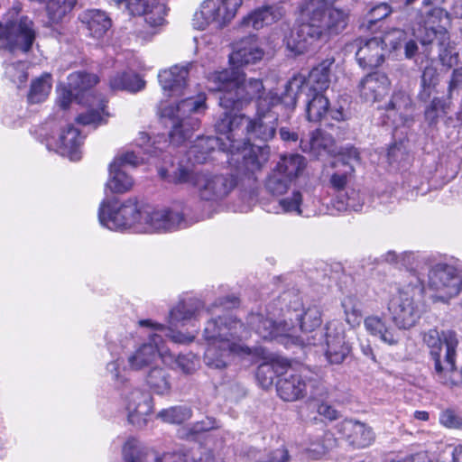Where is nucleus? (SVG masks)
Instances as JSON below:
<instances>
[{
    "instance_id": "f257e3e1",
    "label": "nucleus",
    "mask_w": 462,
    "mask_h": 462,
    "mask_svg": "<svg viewBox=\"0 0 462 462\" xmlns=\"http://www.w3.org/2000/svg\"><path fill=\"white\" fill-rule=\"evenodd\" d=\"M97 215L100 225L113 231L165 233L189 226L184 209H155L140 204L136 199H106L100 203Z\"/></svg>"
},
{
    "instance_id": "f03ea898",
    "label": "nucleus",
    "mask_w": 462,
    "mask_h": 462,
    "mask_svg": "<svg viewBox=\"0 0 462 462\" xmlns=\"http://www.w3.org/2000/svg\"><path fill=\"white\" fill-rule=\"evenodd\" d=\"M211 309H205L204 304L199 300L180 301L171 311L168 319L170 327L152 321V319H141L140 327L150 328L154 333L150 337V342L143 343L127 356V363L131 370H143L152 365L162 356V335L174 343L188 344L195 339V335L184 334L174 331L173 327L184 326L189 321L196 320L201 317L208 316Z\"/></svg>"
},
{
    "instance_id": "7ed1b4c3",
    "label": "nucleus",
    "mask_w": 462,
    "mask_h": 462,
    "mask_svg": "<svg viewBox=\"0 0 462 462\" xmlns=\"http://www.w3.org/2000/svg\"><path fill=\"white\" fill-rule=\"evenodd\" d=\"M244 324L231 316H219L209 319L203 330L207 341L204 363L211 369L226 368L235 356H248L251 349L243 341L249 337Z\"/></svg>"
},
{
    "instance_id": "20e7f679",
    "label": "nucleus",
    "mask_w": 462,
    "mask_h": 462,
    "mask_svg": "<svg viewBox=\"0 0 462 462\" xmlns=\"http://www.w3.org/2000/svg\"><path fill=\"white\" fill-rule=\"evenodd\" d=\"M208 89L220 92L219 106L224 109L242 110L253 100L281 97L276 93H265L263 83L259 79H246L244 73L234 69L215 71L208 76Z\"/></svg>"
},
{
    "instance_id": "39448f33",
    "label": "nucleus",
    "mask_w": 462,
    "mask_h": 462,
    "mask_svg": "<svg viewBox=\"0 0 462 462\" xmlns=\"http://www.w3.org/2000/svg\"><path fill=\"white\" fill-rule=\"evenodd\" d=\"M423 342L430 348L434 360L436 380L450 387L462 383V369L457 372L455 368L456 349L458 346L456 332L431 328L424 333Z\"/></svg>"
},
{
    "instance_id": "423d86ee",
    "label": "nucleus",
    "mask_w": 462,
    "mask_h": 462,
    "mask_svg": "<svg viewBox=\"0 0 462 462\" xmlns=\"http://www.w3.org/2000/svg\"><path fill=\"white\" fill-rule=\"evenodd\" d=\"M409 282L402 284L397 295L393 297L389 310L393 321L401 329H409L416 325L422 312L424 286L415 273H409Z\"/></svg>"
},
{
    "instance_id": "0eeeda50",
    "label": "nucleus",
    "mask_w": 462,
    "mask_h": 462,
    "mask_svg": "<svg viewBox=\"0 0 462 462\" xmlns=\"http://www.w3.org/2000/svg\"><path fill=\"white\" fill-rule=\"evenodd\" d=\"M206 109L204 95L185 98L176 105L162 106V116L172 121V130L170 133L171 142L175 145H180L190 138L192 133L199 126V120L194 115L204 113Z\"/></svg>"
},
{
    "instance_id": "6e6552de",
    "label": "nucleus",
    "mask_w": 462,
    "mask_h": 462,
    "mask_svg": "<svg viewBox=\"0 0 462 462\" xmlns=\"http://www.w3.org/2000/svg\"><path fill=\"white\" fill-rule=\"evenodd\" d=\"M300 10L303 19L319 39L340 33L348 23V14L328 0H307Z\"/></svg>"
},
{
    "instance_id": "1a4fd4ad",
    "label": "nucleus",
    "mask_w": 462,
    "mask_h": 462,
    "mask_svg": "<svg viewBox=\"0 0 462 462\" xmlns=\"http://www.w3.org/2000/svg\"><path fill=\"white\" fill-rule=\"evenodd\" d=\"M282 97L260 98L256 102L255 115L248 117L245 125V137L248 142L259 140L266 143L276 134L279 114L277 109L282 106Z\"/></svg>"
},
{
    "instance_id": "9d476101",
    "label": "nucleus",
    "mask_w": 462,
    "mask_h": 462,
    "mask_svg": "<svg viewBox=\"0 0 462 462\" xmlns=\"http://www.w3.org/2000/svg\"><path fill=\"white\" fill-rule=\"evenodd\" d=\"M334 58H327L318 66L312 69L308 79L301 74L293 76L285 86V97L289 99L292 108L296 105V95L298 92H320L323 93L328 88L330 81V69L334 64Z\"/></svg>"
},
{
    "instance_id": "9b49d317",
    "label": "nucleus",
    "mask_w": 462,
    "mask_h": 462,
    "mask_svg": "<svg viewBox=\"0 0 462 462\" xmlns=\"http://www.w3.org/2000/svg\"><path fill=\"white\" fill-rule=\"evenodd\" d=\"M35 37L33 23L28 17L9 21L5 25L0 23V51L3 52H27Z\"/></svg>"
},
{
    "instance_id": "f8f14e48",
    "label": "nucleus",
    "mask_w": 462,
    "mask_h": 462,
    "mask_svg": "<svg viewBox=\"0 0 462 462\" xmlns=\"http://www.w3.org/2000/svg\"><path fill=\"white\" fill-rule=\"evenodd\" d=\"M448 19V14L441 8H433L429 13V17L424 27V35L420 36V43L423 45L436 42L439 46V56L441 63L451 68L457 61V53L449 42L448 31L443 26L435 27L433 24Z\"/></svg>"
},
{
    "instance_id": "ddd939ff",
    "label": "nucleus",
    "mask_w": 462,
    "mask_h": 462,
    "mask_svg": "<svg viewBox=\"0 0 462 462\" xmlns=\"http://www.w3.org/2000/svg\"><path fill=\"white\" fill-rule=\"evenodd\" d=\"M244 0H205L200 10L194 14V25L204 30L210 24L221 28L236 16Z\"/></svg>"
},
{
    "instance_id": "4468645a",
    "label": "nucleus",
    "mask_w": 462,
    "mask_h": 462,
    "mask_svg": "<svg viewBox=\"0 0 462 462\" xmlns=\"http://www.w3.org/2000/svg\"><path fill=\"white\" fill-rule=\"evenodd\" d=\"M429 288L438 300L447 302L458 295L462 290V280L456 268L451 265L438 263L429 272Z\"/></svg>"
},
{
    "instance_id": "2eb2a0df",
    "label": "nucleus",
    "mask_w": 462,
    "mask_h": 462,
    "mask_svg": "<svg viewBox=\"0 0 462 462\" xmlns=\"http://www.w3.org/2000/svg\"><path fill=\"white\" fill-rule=\"evenodd\" d=\"M118 8L125 10L131 15H143L147 26L152 31L151 36L158 32L157 28L165 23L167 10L159 0H113Z\"/></svg>"
},
{
    "instance_id": "dca6fc26",
    "label": "nucleus",
    "mask_w": 462,
    "mask_h": 462,
    "mask_svg": "<svg viewBox=\"0 0 462 462\" xmlns=\"http://www.w3.org/2000/svg\"><path fill=\"white\" fill-rule=\"evenodd\" d=\"M236 185V179L232 175L201 171L195 178V188L199 196L208 201L225 199Z\"/></svg>"
},
{
    "instance_id": "f3484780",
    "label": "nucleus",
    "mask_w": 462,
    "mask_h": 462,
    "mask_svg": "<svg viewBox=\"0 0 462 462\" xmlns=\"http://www.w3.org/2000/svg\"><path fill=\"white\" fill-rule=\"evenodd\" d=\"M324 344L325 356L332 365L342 364L352 350L343 324L337 320L327 324Z\"/></svg>"
},
{
    "instance_id": "a211bd4d",
    "label": "nucleus",
    "mask_w": 462,
    "mask_h": 462,
    "mask_svg": "<svg viewBox=\"0 0 462 462\" xmlns=\"http://www.w3.org/2000/svg\"><path fill=\"white\" fill-rule=\"evenodd\" d=\"M359 162V152L354 147L346 148V152L333 161L331 165L335 171L330 175L329 186L335 195H340L350 189L348 185L355 178V167Z\"/></svg>"
},
{
    "instance_id": "6ab92c4d",
    "label": "nucleus",
    "mask_w": 462,
    "mask_h": 462,
    "mask_svg": "<svg viewBox=\"0 0 462 462\" xmlns=\"http://www.w3.org/2000/svg\"><path fill=\"white\" fill-rule=\"evenodd\" d=\"M240 110L225 109L221 117L216 123V129L218 134L229 142V151L239 152L241 144L245 143V125L248 116L238 114Z\"/></svg>"
},
{
    "instance_id": "aec40b11",
    "label": "nucleus",
    "mask_w": 462,
    "mask_h": 462,
    "mask_svg": "<svg viewBox=\"0 0 462 462\" xmlns=\"http://www.w3.org/2000/svg\"><path fill=\"white\" fill-rule=\"evenodd\" d=\"M247 324L263 339L288 338L295 344H305L304 338L293 336L294 328L286 321L276 322L262 314L252 313L247 318Z\"/></svg>"
},
{
    "instance_id": "412c9836",
    "label": "nucleus",
    "mask_w": 462,
    "mask_h": 462,
    "mask_svg": "<svg viewBox=\"0 0 462 462\" xmlns=\"http://www.w3.org/2000/svg\"><path fill=\"white\" fill-rule=\"evenodd\" d=\"M192 451L180 450L159 457L156 452L142 448L141 443L134 438L128 439L123 447L125 462H190Z\"/></svg>"
},
{
    "instance_id": "4be33fe9",
    "label": "nucleus",
    "mask_w": 462,
    "mask_h": 462,
    "mask_svg": "<svg viewBox=\"0 0 462 462\" xmlns=\"http://www.w3.org/2000/svg\"><path fill=\"white\" fill-rule=\"evenodd\" d=\"M128 421L137 428H143L152 412V395L143 390L134 388L124 397Z\"/></svg>"
},
{
    "instance_id": "5701e85b",
    "label": "nucleus",
    "mask_w": 462,
    "mask_h": 462,
    "mask_svg": "<svg viewBox=\"0 0 462 462\" xmlns=\"http://www.w3.org/2000/svg\"><path fill=\"white\" fill-rule=\"evenodd\" d=\"M82 140L79 131L73 125H68L67 127L61 128L57 137L51 136L48 140L47 146L61 156L76 162L81 158Z\"/></svg>"
},
{
    "instance_id": "b1692460",
    "label": "nucleus",
    "mask_w": 462,
    "mask_h": 462,
    "mask_svg": "<svg viewBox=\"0 0 462 462\" xmlns=\"http://www.w3.org/2000/svg\"><path fill=\"white\" fill-rule=\"evenodd\" d=\"M358 49L356 53L358 64L364 69H373L380 66L384 59L385 42L380 38L359 39L356 42Z\"/></svg>"
},
{
    "instance_id": "393cba45",
    "label": "nucleus",
    "mask_w": 462,
    "mask_h": 462,
    "mask_svg": "<svg viewBox=\"0 0 462 462\" xmlns=\"http://www.w3.org/2000/svg\"><path fill=\"white\" fill-rule=\"evenodd\" d=\"M319 201L310 195L303 196L300 191H293L289 197L279 200V207L283 213H292L305 217L316 216L319 212Z\"/></svg>"
},
{
    "instance_id": "a878e982",
    "label": "nucleus",
    "mask_w": 462,
    "mask_h": 462,
    "mask_svg": "<svg viewBox=\"0 0 462 462\" xmlns=\"http://www.w3.org/2000/svg\"><path fill=\"white\" fill-rule=\"evenodd\" d=\"M264 55L258 39L254 36L241 40L236 43L233 52L229 56L230 62L236 66L255 64Z\"/></svg>"
},
{
    "instance_id": "bb28decb",
    "label": "nucleus",
    "mask_w": 462,
    "mask_h": 462,
    "mask_svg": "<svg viewBox=\"0 0 462 462\" xmlns=\"http://www.w3.org/2000/svg\"><path fill=\"white\" fill-rule=\"evenodd\" d=\"M233 155L242 156L241 165L239 169L247 172L254 173L260 171L262 167L268 162L270 155V148L267 145L259 146L252 145L250 142H245L241 144L240 151L231 152Z\"/></svg>"
},
{
    "instance_id": "cd10ccee",
    "label": "nucleus",
    "mask_w": 462,
    "mask_h": 462,
    "mask_svg": "<svg viewBox=\"0 0 462 462\" xmlns=\"http://www.w3.org/2000/svg\"><path fill=\"white\" fill-rule=\"evenodd\" d=\"M337 429L350 444L359 448L368 447L374 440L372 429L356 420H345L337 425Z\"/></svg>"
},
{
    "instance_id": "c85d7f7f",
    "label": "nucleus",
    "mask_w": 462,
    "mask_h": 462,
    "mask_svg": "<svg viewBox=\"0 0 462 462\" xmlns=\"http://www.w3.org/2000/svg\"><path fill=\"white\" fill-rule=\"evenodd\" d=\"M189 67V64L184 66L174 65L168 69L160 71L158 75L159 82L169 96L181 94L187 83Z\"/></svg>"
},
{
    "instance_id": "c756f323",
    "label": "nucleus",
    "mask_w": 462,
    "mask_h": 462,
    "mask_svg": "<svg viewBox=\"0 0 462 462\" xmlns=\"http://www.w3.org/2000/svg\"><path fill=\"white\" fill-rule=\"evenodd\" d=\"M307 390L306 381L301 374L286 371L277 382V393L286 402H294L302 398Z\"/></svg>"
},
{
    "instance_id": "7c9ffc66",
    "label": "nucleus",
    "mask_w": 462,
    "mask_h": 462,
    "mask_svg": "<svg viewBox=\"0 0 462 462\" xmlns=\"http://www.w3.org/2000/svg\"><path fill=\"white\" fill-rule=\"evenodd\" d=\"M282 17L281 10L274 6H263L257 8L239 22V27L245 31H258L270 25Z\"/></svg>"
},
{
    "instance_id": "2f4dec72",
    "label": "nucleus",
    "mask_w": 462,
    "mask_h": 462,
    "mask_svg": "<svg viewBox=\"0 0 462 462\" xmlns=\"http://www.w3.org/2000/svg\"><path fill=\"white\" fill-rule=\"evenodd\" d=\"M390 81L385 74H369L359 84L360 96L367 102H375L387 93Z\"/></svg>"
},
{
    "instance_id": "473e14b6",
    "label": "nucleus",
    "mask_w": 462,
    "mask_h": 462,
    "mask_svg": "<svg viewBox=\"0 0 462 462\" xmlns=\"http://www.w3.org/2000/svg\"><path fill=\"white\" fill-rule=\"evenodd\" d=\"M318 40L319 38L314 35L311 28L304 20V23L291 32L285 41L288 50L295 55H300L308 51Z\"/></svg>"
},
{
    "instance_id": "72a5a7b5",
    "label": "nucleus",
    "mask_w": 462,
    "mask_h": 462,
    "mask_svg": "<svg viewBox=\"0 0 462 462\" xmlns=\"http://www.w3.org/2000/svg\"><path fill=\"white\" fill-rule=\"evenodd\" d=\"M302 304L299 298H297L293 306L290 305V308L293 309L296 313V318L300 321V327L302 332H315V329L319 328L321 325V311L316 305L310 306L307 309L300 310Z\"/></svg>"
},
{
    "instance_id": "f704fd0d",
    "label": "nucleus",
    "mask_w": 462,
    "mask_h": 462,
    "mask_svg": "<svg viewBox=\"0 0 462 462\" xmlns=\"http://www.w3.org/2000/svg\"><path fill=\"white\" fill-rule=\"evenodd\" d=\"M411 107L410 96L402 90L395 91L387 106L388 117H393V123L399 126L401 124L406 123Z\"/></svg>"
},
{
    "instance_id": "c9c22d12",
    "label": "nucleus",
    "mask_w": 462,
    "mask_h": 462,
    "mask_svg": "<svg viewBox=\"0 0 462 462\" xmlns=\"http://www.w3.org/2000/svg\"><path fill=\"white\" fill-rule=\"evenodd\" d=\"M118 161H113L109 164V176L106 188L112 193H125L134 186L133 178L126 173L125 170L119 167Z\"/></svg>"
},
{
    "instance_id": "e433bc0d",
    "label": "nucleus",
    "mask_w": 462,
    "mask_h": 462,
    "mask_svg": "<svg viewBox=\"0 0 462 462\" xmlns=\"http://www.w3.org/2000/svg\"><path fill=\"white\" fill-rule=\"evenodd\" d=\"M306 116L310 122H320L329 111V101L323 93L307 91Z\"/></svg>"
},
{
    "instance_id": "4c0bfd02",
    "label": "nucleus",
    "mask_w": 462,
    "mask_h": 462,
    "mask_svg": "<svg viewBox=\"0 0 462 462\" xmlns=\"http://www.w3.org/2000/svg\"><path fill=\"white\" fill-rule=\"evenodd\" d=\"M365 204V194L355 189H348L340 195H335L332 200V206L337 211L343 212L346 210L361 211Z\"/></svg>"
},
{
    "instance_id": "58836bf2",
    "label": "nucleus",
    "mask_w": 462,
    "mask_h": 462,
    "mask_svg": "<svg viewBox=\"0 0 462 462\" xmlns=\"http://www.w3.org/2000/svg\"><path fill=\"white\" fill-rule=\"evenodd\" d=\"M88 105L90 109L77 117V122L84 125L97 126L103 124L105 117L108 116L105 111V101L96 97L88 95Z\"/></svg>"
},
{
    "instance_id": "ea45409f",
    "label": "nucleus",
    "mask_w": 462,
    "mask_h": 462,
    "mask_svg": "<svg viewBox=\"0 0 462 462\" xmlns=\"http://www.w3.org/2000/svg\"><path fill=\"white\" fill-rule=\"evenodd\" d=\"M112 90L136 92L143 88L144 81L132 70L116 72L109 79Z\"/></svg>"
},
{
    "instance_id": "a19ab883",
    "label": "nucleus",
    "mask_w": 462,
    "mask_h": 462,
    "mask_svg": "<svg viewBox=\"0 0 462 462\" xmlns=\"http://www.w3.org/2000/svg\"><path fill=\"white\" fill-rule=\"evenodd\" d=\"M223 141V137L216 138L211 136H199L194 143L189 147L188 156L194 162L203 163L208 156L214 151L219 142Z\"/></svg>"
},
{
    "instance_id": "79ce46f5",
    "label": "nucleus",
    "mask_w": 462,
    "mask_h": 462,
    "mask_svg": "<svg viewBox=\"0 0 462 462\" xmlns=\"http://www.w3.org/2000/svg\"><path fill=\"white\" fill-rule=\"evenodd\" d=\"M365 327L371 335L379 337L384 343L394 345L398 342V336L394 330L378 316L365 318Z\"/></svg>"
},
{
    "instance_id": "37998d69",
    "label": "nucleus",
    "mask_w": 462,
    "mask_h": 462,
    "mask_svg": "<svg viewBox=\"0 0 462 462\" xmlns=\"http://www.w3.org/2000/svg\"><path fill=\"white\" fill-rule=\"evenodd\" d=\"M305 158L300 154L282 155L277 162L275 169L281 171L291 181L296 179L305 169Z\"/></svg>"
},
{
    "instance_id": "c03bdc74",
    "label": "nucleus",
    "mask_w": 462,
    "mask_h": 462,
    "mask_svg": "<svg viewBox=\"0 0 462 462\" xmlns=\"http://www.w3.org/2000/svg\"><path fill=\"white\" fill-rule=\"evenodd\" d=\"M84 19L89 33L95 38L102 37L111 27V20L105 12L90 10L85 14Z\"/></svg>"
},
{
    "instance_id": "a18cd8bd",
    "label": "nucleus",
    "mask_w": 462,
    "mask_h": 462,
    "mask_svg": "<svg viewBox=\"0 0 462 462\" xmlns=\"http://www.w3.org/2000/svg\"><path fill=\"white\" fill-rule=\"evenodd\" d=\"M287 365L284 360L272 358L271 362L261 364L256 372V379L260 386L268 389L273 385L274 377L280 374V369Z\"/></svg>"
},
{
    "instance_id": "49530a36",
    "label": "nucleus",
    "mask_w": 462,
    "mask_h": 462,
    "mask_svg": "<svg viewBox=\"0 0 462 462\" xmlns=\"http://www.w3.org/2000/svg\"><path fill=\"white\" fill-rule=\"evenodd\" d=\"M450 97H434L426 106L424 117L430 125H436L440 118L446 116L450 110Z\"/></svg>"
},
{
    "instance_id": "de8ad7c7",
    "label": "nucleus",
    "mask_w": 462,
    "mask_h": 462,
    "mask_svg": "<svg viewBox=\"0 0 462 462\" xmlns=\"http://www.w3.org/2000/svg\"><path fill=\"white\" fill-rule=\"evenodd\" d=\"M160 175L169 182L175 184L190 183L195 187V178L199 172H195L190 166L179 164L171 172L161 169Z\"/></svg>"
},
{
    "instance_id": "09e8293b",
    "label": "nucleus",
    "mask_w": 462,
    "mask_h": 462,
    "mask_svg": "<svg viewBox=\"0 0 462 462\" xmlns=\"http://www.w3.org/2000/svg\"><path fill=\"white\" fill-rule=\"evenodd\" d=\"M146 383L156 394L165 395L171 392L169 374L162 368L151 369L146 376Z\"/></svg>"
},
{
    "instance_id": "8fccbe9b",
    "label": "nucleus",
    "mask_w": 462,
    "mask_h": 462,
    "mask_svg": "<svg viewBox=\"0 0 462 462\" xmlns=\"http://www.w3.org/2000/svg\"><path fill=\"white\" fill-rule=\"evenodd\" d=\"M51 89V75L45 73L32 82L28 99L31 103L44 101Z\"/></svg>"
},
{
    "instance_id": "3c124183",
    "label": "nucleus",
    "mask_w": 462,
    "mask_h": 462,
    "mask_svg": "<svg viewBox=\"0 0 462 462\" xmlns=\"http://www.w3.org/2000/svg\"><path fill=\"white\" fill-rule=\"evenodd\" d=\"M333 144L334 139L332 136L320 130L312 132L308 143L303 144V141H301L302 150L304 152H312L314 153H319L321 150L330 152Z\"/></svg>"
},
{
    "instance_id": "603ef678",
    "label": "nucleus",
    "mask_w": 462,
    "mask_h": 462,
    "mask_svg": "<svg viewBox=\"0 0 462 462\" xmlns=\"http://www.w3.org/2000/svg\"><path fill=\"white\" fill-rule=\"evenodd\" d=\"M98 82V79L94 74L85 72H74L68 77V87L78 93L84 95L90 88Z\"/></svg>"
},
{
    "instance_id": "864d4df0",
    "label": "nucleus",
    "mask_w": 462,
    "mask_h": 462,
    "mask_svg": "<svg viewBox=\"0 0 462 462\" xmlns=\"http://www.w3.org/2000/svg\"><path fill=\"white\" fill-rule=\"evenodd\" d=\"M191 409L187 406H173L162 410L157 417L171 424H180L191 418Z\"/></svg>"
},
{
    "instance_id": "5fc2aeb1",
    "label": "nucleus",
    "mask_w": 462,
    "mask_h": 462,
    "mask_svg": "<svg viewBox=\"0 0 462 462\" xmlns=\"http://www.w3.org/2000/svg\"><path fill=\"white\" fill-rule=\"evenodd\" d=\"M291 180L275 168L265 181V188L271 194L281 196L287 192Z\"/></svg>"
},
{
    "instance_id": "6e6d98bb",
    "label": "nucleus",
    "mask_w": 462,
    "mask_h": 462,
    "mask_svg": "<svg viewBox=\"0 0 462 462\" xmlns=\"http://www.w3.org/2000/svg\"><path fill=\"white\" fill-rule=\"evenodd\" d=\"M346 321L351 327L358 326L362 320V311L359 301L353 296L346 297L342 301Z\"/></svg>"
},
{
    "instance_id": "4d7b16f0",
    "label": "nucleus",
    "mask_w": 462,
    "mask_h": 462,
    "mask_svg": "<svg viewBox=\"0 0 462 462\" xmlns=\"http://www.w3.org/2000/svg\"><path fill=\"white\" fill-rule=\"evenodd\" d=\"M5 73L12 82L19 87L27 80V65L23 61L8 63L5 65Z\"/></svg>"
},
{
    "instance_id": "13d9d810",
    "label": "nucleus",
    "mask_w": 462,
    "mask_h": 462,
    "mask_svg": "<svg viewBox=\"0 0 462 462\" xmlns=\"http://www.w3.org/2000/svg\"><path fill=\"white\" fill-rule=\"evenodd\" d=\"M437 71L432 67H426L421 75V88L422 90L419 97L422 100H426L430 96V90L437 84Z\"/></svg>"
},
{
    "instance_id": "bf43d9fd",
    "label": "nucleus",
    "mask_w": 462,
    "mask_h": 462,
    "mask_svg": "<svg viewBox=\"0 0 462 462\" xmlns=\"http://www.w3.org/2000/svg\"><path fill=\"white\" fill-rule=\"evenodd\" d=\"M176 365L184 374H189L198 369L199 360L195 356L191 354L180 355L176 358Z\"/></svg>"
},
{
    "instance_id": "052dcab7",
    "label": "nucleus",
    "mask_w": 462,
    "mask_h": 462,
    "mask_svg": "<svg viewBox=\"0 0 462 462\" xmlns=\"http://www.w3.org/2000/svg\"><path fill=\"white\" fill-rule=\"evenodd\" d=\"M384 261L388 263H401L402 265L411 267L416 256L412 252H403L397 254L394 251H389L384 254Z\"/></svg>"
},
{
    "instance_id": "680f3d73",
    "label": "nucleus",
    "mask_w": 462,
    "mask_h": 462,
    "mask_svg": "<svg viewBox=\"0 0 462 462\" xmlns=\"http://www.w3.org/2000/svg\"><path fill=\"white\" fill-rule=\"evenodd\" d=\"M391 12V7L385 3H381L373 7L367 14L368 28H371L376 22L387 17Z\"/></svg>"
},
{
    "instance_id": "e2e57ef3",
    "label": "nucleus",
    "mask_w": 462,
    "mask_h": 462,
    "mask_svg": "<svg viewBox=\"0 0 462 462\" xmlns=\"http://www.w3.org/2000/svg\"><path fill=\"white\" fill-rule=\"evenodd\" d=\"M124 360L116 359L107 364L106 370L112 375L113 379L117 383H124L126 381L125 377V367L121 369Z\"/></svg>"
},
{
    "instance_id": "0e129e2a",
    "label": "nucleus",
    "mask_w": 462,
    "mask_h": 462,
    "mask_svg": "<svg viewBox=\"0 0 462 462\" xmlns=\"http://www.w3.org/2000/svg\"><path fill=\"white\" fill-rule=\"evenodd\" d=\"M114 161H118V166L125 170L126 165L136 166L143 163L144 159L136 154L135 152H126L117 155Z\"/></svg>"
},
{
    "instance_id": "69168bd1",
    "label": "nucleus",
    "mask_w": 462,
    "mask_h": 462,
    "mask_svg": "<svg viewBox=\"0 0 462 462\" xmlns=\"http://www.w3.org/2000/svg\"><path fill=\"white\" fill-rule=\"evenodd\" d=\"M149 142V136L144 133H141L140 143H138V145L144 151V152L152 155H157V150L162 151L166 143V141H164L163 146H156V143H160V141H154L152 144H150Z\"/></svg>"
},
{
    "instance_id": "338daca9",
    "label": "nucleus",
    "mask_w": 462,
    "mask_h": 462,
    "mask_svg": "<svg viewBox=\"0 0 462 462\" xmlns=\"http://www.w3.org/2000/svg\"><path fill=\"white\" fill-rule=\"evenodd\" d=\"M73 97L78 98V93L69 87L63 88L60 92L58 103L62 109H66Z\"/></svg>"
},
{
    "instance_id": "774afa93",
    "label": "nucleus",
    "mask_w": 462,
    "mask_h": 462,
    "mask_svg": "<svg viewBox=\"0 0 462 462\" xmlns=\"http://www.w3.org/2000/svg\"><path fill=\"white\" fill-rule=\"evenodd\" d=\"M190 462H216V459L211 451L199 448L192 451Z\"/></svg>"
}]
</instances>
